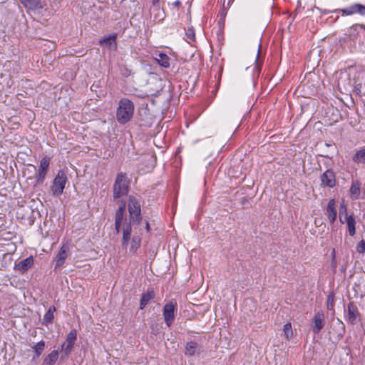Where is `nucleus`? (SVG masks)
I'll use <instances>...</instances> for the list:
<instances>
[{
  "label": "nucleus",
  "instance_id": "f257e3e1",
  "mask_svg": "<svg viewBox=\"0 0 365 365\" xmlns=\"http://www.w3.org/2000/svg\"><path fill=\"white\" fill-rule=\"evenodd\" d=\"M125 209V203L123 202L117 210L115 215V228L118 233L122 235V247L134 255L140 247L141 235L133 230L130 222L124 217Z\"/></svg>",
  "mask_w": 365,
  "mask_h": 365
},
{
  "label": "nucleus",
  "instance_id": "cd10ccee",
  "mask_svg": "<svg viewBox=\"0 0 365 365\" xmlns=\"http://www.w3.org/2000/svg\"><path fill=\"white\" fill-rule=\"evenodd\" d=\"M283 332H284V336L287 339H289L292 336L293 331H292L291 323L289 322L284 325Z\"/></svg>",
  "mask_w": 365,
  "mask_h": 365
},
{
  "label": "nucleus",
  "instance_id": "a878e982",
  "mask_svg": "<svg viewBox=\"0 0 365 365\" xmlns=\"http://www.w3.org/2000/svg\"><path fill=\"white\" fill-rule=\"evenodd\" d=\"M56 311L54 306H51L46 313L43 316V321L45 324L51 323L53 319V314Z\"/></svg>",
  "mask_w": 365,
  "mask_h": 365
},
{
  "label": "nucleus",
  "instance_id": "dca6fc26",
  "mask_svg": "<svg viewBox=\"0 0 365 365\" xmlns=\"http://www.w3.org/2000/svg\"><path fill=\"white\" fill-rule=\"evenodd\" d=\"M350 197L352 200H356L361 195V183L358 180H354L349 190Z\"/></svg>",
  "mask_w": 365,
  "mask_h": 365
},
{
  "label": "nucleus",
  "instance_id": "bb28decb",
  "mask_svg": "<svg viewBox=\"0 0 365 365\" xmlns=\"http://www.w3.org/2000/svg\"><path fill=\"white\" fill-rule=\"evenodd\" d=\"M153 296L150 293L146 292L144 293L142 296L141 300H140V308L143 309L150 302V300L152 299Z\"/></svg>",
  "mask_w": 365,
  "mask_h": 365
},
{
  "label": "nucleus",
  "instance_id": "f03ea898",
  "mask_svg": "<svg viewBox=\"0 0 365 365\" xmlns=\"http://www.w3.org/2000/svg\"><path fill=\"white\" fill-rule=\"evenodd\" d=\"M134 113L133 103L128 98L120 100L116 110V119L120 124H125L133 117Z\"/></svg>",
  "mask_w": 365,
  "mask_h": 365
},
{
  "label": "nucleus",
  "instance_id": "72a5a7b5",
  "mask_svg": "<svg viewBox=\"0 0 365 365\" xmlns=\"http://www.w3.org/2000/svg\"><path fill=\"white\" fill-rule=\"evenodd\" d=\"M259 50H260V45L259 46V48H258V53L259 52Z\"/></svg>",
  "mask_w": 365,
  "mask_h": 365
},
{
  "label": "nucleus",
  "instance_id": "2eb2a0df",
  "mask_svg": "<svg viewBox=\"0 0 365 365\" xmlns=\"http://www.w3.org/2000/svg\"><path fill=\"white\" fill-rule=\"evenodd\" d=\"M24 6L31 10H37L43 8L45 4L41 0H20Z\"/></svg>",
  "mask_w": 365,
  "mask_h": 365
},
{
  "label": "nucleus",
  "instance_id": "6e6552de",
  "mask_svg": "<svg viewBox=\"0 0 365 365\" xmlns=\"http://www.w3.org/2000/svg\"><path fill=\"white\" fill-rule=\"evenodd\" d=\"M322 187L332 188L336 185V176L334 172L328 169L320 176Z\"/></svg>",
  "mask_w": 365,
  "mask_h": 365
},
{
  "label": "nucleus",
  "instance_id": "412c9836",
  "mask_svg": "<svg viewBox=\"0 0 365 365\" xmlns=\"http://www.w3.org/2000/svg\"><path fill=\"white\" fill-rule=\"evenodd\" d=\"M115 39L116 36L115 34H112L108 36H104L100 40L99 43L109 48H115L116 47Z\"/></svg>",
  "mask_w": 365,
  "mask_h": 365
},
{
  "label": "nucleus",
  "instance_id": "9d476101",
  "mask_svg": "<svg viewBox=\"0 0 365 365\" xmlns=\"http://www.w3.org/2000/svg\"><path fill=\"white\" fill-rule=\"evenodd\" d=\"M50 160H51V159L48 156H45L44 158H43L41 159V160L40 162L38 173L36 177V180L38 182H43V180L46 178V173H47V170H48L49 164H50Z\"/></svg>",
  "mask_w": 365,
  "mask_h": 365
},
{
  "label": "nucleus",
  "instance_id": "4468645a",
  "mask_svg": "<svg viewBox=\"0 0 365 365\" xmlns=\"http://www.w3.org/2000/svg\"><path fill=\"white\" fill-rule=\"evenodd\" d=\"M69 250L68 245H63L59 250L58 255H56V268L61 267L64 264L66 258L67 254Z\"/></svg>",
  "mask_w": 365,
  "mask_h": 365
},
{
  "label": "nucleus",
  "instance_id": "9b49d317",
  "mask_svg": "<svg viewBox=\"0 0 365 365\" xmlns=\"http://www.w3.org/2000/svg\"><path fill=\"white\" fill-rule=\"evenodd\" d=\"M313 323V331L314 333H319L325 324L324 314L322 312L319 311L314 314Z\"/></svg>",
  "mask_w": 365,
  "mask_h": 365
},
{
  "label": "nucleus",
  "instance_id": "423d86ee",
  "mask_svg": "<svg viewBox=\"0 0 365 365\" xmlns=\"http://www.w3.org/2000/svg\"><path fill=\"white\" fill-rule=\"evenodd\" d=\"M177 304L174 302H170L163 307V317L168 327H170L175 319V312Z\"/></svg>",
  "mask_w": 365,
  "mask_h": 365
},
{
  "label": "nucleus",
  "instance_id": "6ab92c4d",
  "mask_svg": "<svg viewBox=\"0 0 365 365\" xmlns=\"http://www.w3.org/2000/svg\"><path fill=\"white\" fill-rule=\"evenodd\" d=\"M344 223L346 224L349 234L351 236H354L356 234V220L353 215H346L345 219H344Z\"/></svg>",
  "mask_w": 365,
  "mask_h": 365
},
{
  "label": "nucleus",
  "instance_id": "f3484780",
  "mask_svg": "<svg viewBox=\"0 0 365 365\" xmlns=\"http://www.w3.org/2000/svg\"><path fill=\"white\" fill-rule=\"evenodd\" d=\"M336 203L334 199H331L327 204V215L329 218L331 222H334L337 217V212L336 210Z\"/></svg>",
  "mask_w": 365,
  "mask_h": 365
},
{
  "label": "nucleus",
  "instance_id": "1a4fd4ad",
  "mask_svg": "<svg viewBox=\"0 0 365 365\" xmlns=\"http://www.w3.org/2000/svg\"><path fill=\"white\" fill-rule=\"evenodd\" d=\"M339 11L342 12V14L344 16H350L355 14L365 16V6L360 4H354L347 8L334 11V12Z\"/></svg>",
  "mask_w": 365,
  "mask_h": 365
},
{
  "label": "nucleus",
  "instance_id": "4be33fe9",
  "mask_svg": "<svg viewBox=\"0 0 365 365\" xmlns=\"http://www.w3.org/2000/svg\"><path fill=\"white\" fill-rule=\"evenodd\" d=\"M155 60L158 62V63L164 68H169L170 66V57L165 53H159L157 56L155 58Z\"/></svg>",
  "mask_w": 365,
  "mask_h": 365
},
{
  "label": "nucleus",
  "instance_id": "a211bd4d",
  "mask_svg": "<svg viewBox=\"0 0 365 365\" xmlns=\"http://www.w3.org/2000/svg\"><path fill=\"white\" fill-rule=\"evenodd\" d=\"M346 315L350 323L354 324L356 322L359 312L356 307L353 303H349L348 304Z\"/></svg>",
  "mask_w": 365,
  "mask_h": 365
},
{
  "label": "nucleus",
  "instance_id": "c756f323",
  "mask_svg": "<svg viewBox=\"0 0 365 365\" xmlns=\"http://www.w3.org/2000/svg\"><path fill=\"white\" fill-rule=\"evenodd\" d=\"M356 251L360 254L365 253V240H361L356 245Z\"/></svg>",
  "mask_w": 365,
  "mask_h": 365
},
{
  "label": "nucleus",
  "instance_id": "5701e85b",
  "mask_svg": "<svg viewBox=\"0 0 365 365\" xmlns=\"http://www.w3.org/2000/svg\"><path fill=\"white\" fill-rule=\"evenodd\" d=\"M58 359V351L53 350L43 359L42 365H53Z\"/></svg>",
  "mask_w": 365,
  "mask_h": 365
},
{
  "label": "nucleus",
  "instance_id": "2f4dec72",
  "mask_svg": "<svg viewBox=\"0 0 365 365\" xmlns=\"http://www.w3.org/2000/svg\"><path fill=\"white\" fill-rule=\"evenodd\" d=\"M187 36L190 40L193 41L195 38V34L192 30H188Z\"/></svg>",
  "mask_w": 365,
  "mask_h": 365
},
{
  "label": "nucleus",
  "instance_id": "c85d7f7f",
  "mask_svg": "<svg viewBox=\"0 0 365 365\" xmlns=\"http://www.w3.org/2000/svg\"><path fill=\"white\" fill-rule=\"evenodd\" d=\"M346 215H348L346 207L344 204H341L339 209V220L343 224L344 223L343 217L345 219Z\"/></svg>",
  "mask_w": 365,
  "mask_h": 365
},
{
  "label": "nucleus",
  "instance_id": "ddd939ff",
  "mask_svg": "<svg viewBox=\"0 0 365 365\" xmlns=\"http://www.w3.org/2000/svg\"><path fill=\"white\" fill-rule=\"evenodd\" d=\"M348 35L351 40L354 41L359 36L365 35V28L362 25H354L349 29Z\"/></svg>",
  "mask_w": 365,
  "mask_h": 365
},
{
  "label": "nucleus",
  "instance_id": "7c9ffc66",
  "mask_svg": "<svg viewBox=\"0 0 365 365\" xmlns=\"http://www.w3.org/2000/svg\"><path fill=\"white\" fill-rule=\"evenodd\" d=\"M327 309L329 310H331L334 307V295L333 294H329L327 297Z\"/></svg>",
  "mask_w": 365,
  "mask_h": 365
},
{
  "label": "nucleus",
  "instance_id": "39448f33",
  "mask_svg": "<svg viewBox=\"0 0 365 365\" xmlns=\"http://www.w3.org/2000/svg\"><path fill=\"white\" fill-rule=\"evenodd\" d=\"M67 180L68 179L65 172L61 170H59L53 180L51 187L53 195L57 196L61 195L63 192Z\"/></svg>",
  "mask_w": 365,
  "mask_h": 365
},
{
  "label": "nucleus",
  "instance_id": "f8f14e48",
  "mask_svg": "<svg viewBox=\"0 0 365 365\" xmlns=\"http://www.w3.org/2000/svg\"><path fill=\"white\" fill-rule=\"evenodd\" d=\"M34 258L32 256L20 261L18 263H15L14 269L24 273L31 268L34 264Z\"/></svg>",
  "mask_w": 365,
  "mask_h": 365
},
{
  "label": "nucleus",
  "instance_id": "393cba45",
  "mask_svg": "<svg viewBox=\"0 0 365 365\" xmlns=\"http://www.w3.org/2000/svg\"><path fill=\"white\" fill-rule=\"evenodd\" d=\"M44 348H45V342L43 340H41V341L38 342L34 346H33L32 349L36 355L34 357V359L39 357V356L42 354L43 351L44 350Z\"/></svg>",
  "mask_w": 365,
  "mask_h": 365
},
{
  "label": "nucleus",
  "instance_id": "473e14b6",
  "mask_svg": "<svg viewBox=\"0 0 365 365\" xmlns=\"http://www.w3.org/2000/svg\"><path fill=\"white\" fill-rule=\"evenodd\" d=\"M145 228H146V230H147L148 231H149L150 226H149L148 222H146Z\"/></svg>",
  "mask_w": 365,
  "mask_h": 365
},
{
  "label": "nucleus",
  "instance_id": "b1692460",
  "mask_svg": "<svg viewBox=\"0 0 365 365\" xmlns=\"http://www.w3.org/2000/svg\"><path fill=\"white\" fill-rule=\"evenodd\" d=\"M352 160L357 164H365V148L356 150Z\"/></svg>",
  "mask_w": 365,
  "mask_h": 365
},
{
  "label": "nucleus",
  "instance_id": "7ed1b4c3",
  "mask_svg": "<svg viewBox=\"0 0 365 365\" xmlns=\"http://www.w3.org/2000/svg\"><path fill=\"white\" fill-rule=\"evenodd\" d=\"M128 192V181L125 173H120L117 175L113 186V197L119 198L127 195Z\"/></svg>",
  "mask_w": 365,
  "mask_h": 365
},
{
  "label": "nucleus",
  "instance_id": "aec40b11",
  "mask_svg": "<svg viewBox=\"0 0 365 365\" xmlns=\"http://www.w3.org/2000/svg\"><path fill=\"white\" fill-rule=\"evenodd\" d=\"M200 352V347L194 341H190L185 346V354L188 356H193L198 354Z\"/></svg>",
  "mask_w": 365,
  "mask_h": 365
},
{
  "label": "nucleus",
  "instance_id": "20e7f679",
  "mask_svg": "<svg viewBox=\"0 0 365 365\" xmlns=\"http://www.w3.org/2000/svg\"><path fill=\"white\" fill-rule=\"evenodd\" d=\"M128 209L130 214V220L135 224V222L139 223L141 220L140 217V205L139 201L133 196H130L128 204Z\"/></svg>",
  "mask_w": 365,
  "mask_h": 365
},
{
  "label": "nucleus",
  "instance_id": "0eeeda50",
  "mask_svg": "<svg viewBox=\"0 0 365 365\" xmlns=\"http://www.w3.org/2000/svg\"><path fill=\"white\" fill-rule=\"evenodd\" d=\"M77 339V332L76 329H72L69 331V333L66 336V342L61 345V351L64 353V354L68 356L71 352L73 346L75 344V341Z\"/></svg>",
  "mask_w": 365,
  "mask_h": 365
}]
</instances>
